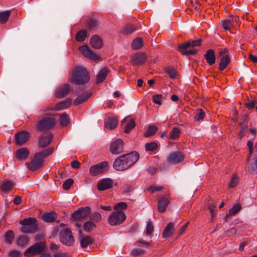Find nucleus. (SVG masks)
I'll list each match as a JSON object with an SVG mask.
<instances>
[{"label": "nucleus", "instance_id": "nucleus-1", "mask_svg": "<svg viewBox=\"0 0 257 257\" xmlns=\"http://www.w3.org/2000/svg\"><path fill=\"white\" fill-rule=\"evenodd\" d=\"M139 158L140 154L136 151L121 155L115 159L113 163V167L118 171L126 170L133 167Z\"/></svg>", "mask_w": 257, "mask_h": 257}, {"label": "nucleus", "instance_id": "nucleus-2", "mask_svg": "<svg viewBox=\"0 0 257 257\" xmlns=\"http://www.w3.org/2000/svg\"><path fill=\"white\" fill-rule=\"evenodd\" d=\"M53 151V148H48L35 153L33 159L29 163L27 162L26 165L32 171H35L42 168L44 166V159L51 155Z\"/></svg>", "mask_w": 257, "mask_h": 257}, {"label": "nucleus", "instance_id": "nucleus-3", "mask_svg": "<svg viewBox=\"0 0 257 257\" xmlns=\"http://www.w3.org/2000/svg\"><path fill=\"white\" fill-rule=\"evenodd\" d=\"M90 79L89 73L82 66L76 67L72 73L71 82L75 84L82 85L87 83Z\"/></svg>", "mask_w": 257, "mask_h": 257}, {"label": "nucleus", "instance_id": "nucleus-4", "mask_svg": "<svg viewBox=\"0 0 257 257\" xmlns=\"http://www.w3.org/2000/svg\"><path fill=\"white\" fill-rule=\"evenodd\" d=\"M20 224L22 225L20 228L21 232L25 233H35L39 227L37 219L34 217H28L21 220Z\"/></svg>", "mask_w": 257, "mask_h": 257}, {"label": "nucleus", "instance_id": "nucleus-5", "mask_svg": "<svg viewBox=\"0 0 257 257\" xmlns=\"http://www.w3.org/2000/svg\"><path fill=\"white\" fill-rule=\"evenodd\" d=\"M46 248V243L44 241H39L35 243L28 248L24 253L26 257H33L37 254H42Z\"/></svg>", "mask_w": 257, "mask_h": 257}, {"label": "nucleus", "instance_id": "nucleus-6", "mask_svg": "<svg viewBox=\"0 0 257 257\" xmlns=\"http://www.w3.org/2000/svg\"><path fill=\"white\" fill-rule=\"evenodd\" d=\"M55 124L56 120L53 117H46L35 124V129L38 132L48 131L54 127Z\"/></svg>", "mask_w": 257, "mask_h": 257}, {"label": "nucleus", "instance_id": "nucleus-7", "mask_svg": "<svg viewBox=\"0 0 257 257\" xmlns=\"http://www.w3.org/2000/svg\"><path fill=\"white\" fill-rule=\"evenodd\" d=\"M60 242L67 246H71L74 244L75 239L71 230L66 228L61 230L59 233Z\"/></svg>", "mask_w": 257, "mask_h": 257}, {"label": "nucleus", "instance_id": "nucleus-8", "mask_svg": "<svg viewBox=\"0 0 257 257\" xmlns=\"http://www.w3.org/2000/svg\"><path fill=\"white\" fill-rule=\"evenodd\" d=\"M126 218V215L123 211H115L110 214L108 222L111 225L116 226L122 224Z\"/></svg>", "mask_w": 257, "mask_h": 257}, {"label": "nucleus", "instance_id": "nucleus-9", "mask_svg": "<svg viewBox=\"0 0 257 257\" xmlns=\"http://www.w3.org/2000/svg\"><path fill=\"white\" fill-rule=\"evenodd\" d=\"M108 163L104 161L90 167L89 174L91 176H96L104 173L109 169Z\"/></svg>", "mask_w": 257, "mask_h": 257}, {"label": "nucleus", "instance_id": "nucleus-10", "mask_svg": "<svg viewBox=\"0 0 257 257\" xmlns=\"http://www.w3.org/2000/svg\"><path fill=\"white\" fill-rule=\"evenodd\" d=\"M53 135L51 132L42 134L38 138V147L39 148H45L52 142Z\"/></svg>", "mask_w": 257, "mask_h": 257}, {"label": "nucleus", "instance_id": "nucleus-11", "mask_svg": "<svg viewBox=\"0 0 257 257\" xmlns=\"http://www.w3.org/2000/svg\"><path fill=\"white\" fill-rule=\"evenodd\" d=\"M30 135L28 132L21 131L15 135V144L21 146L24 145L30 139Z\"/></svg>", "mask_w": 257, "mask_h": 257}, {"label": "nucleus", "instance_id": "nucleus-12", "mask_svg": "<svg viewBox=\"0 0 257 257\" xmlns=\"http://www.w3.org/2000/svg\"><path fill=\"white\" fill-rule=\"evenodd\" d=\"M90 207L88 206L80 207L73 213L72 217L75 220L85 218L90 214Z\"/></svg>", "mask_w": 257, "mask_h": 257}, {"label": "nucleus", "instance_id": "nucleus-13", "mask_svg": "<svg viewBox=\"0 0 257 257\" xmlns=\"http://www.w3.org/2000/svg\"><path fill=\"white\" fill-rule=\"evenodd\" d=\"M190 47V43L187 42L184 44L179 45L177 47V50L182 55L188 56L195 55L197 52V50L195 49L188 50Z\"/></svg>", "mask_w": 257, "mask_h": 257}, {"label": "nucleus", "instance_id": "nucleus-14", "mask_svg": "<svg viewBox=\"0 0 257 257\" xmlns=\"http://www.w3.org/2000/svg\"><path fill=\"white\" fill-rule=\"evenodd\" d=\"M124 143L120 139H117L113 142L110 146V152L112 154L117 155L122 152Z\"/></svg>", "mask_w": 257, "mask_h": 257}, {"label": "nucleus", "instance_id": "nucleus-15", "mask_svg": "<svg viewBox=\"0 0 257 257\" xmlns=\"http://www.w3.org/2000/svg\"><path fill=\"white\" fill-rule=\"evenodd\" d=\"M112 179L106 178L99 180L97 184V188L98 191H102L111 188L113 186Z\"/></svg>", "mask_w": 257, "mask_h": 257}, {"label": "nucleus", "instance_id": "nucleus-16", "mask_svg": "<svg viewBox=\"0 0 257 257\" xmlns=\"http://www.w3.org/2000/svg\"><path fill=\"white\" fill-rule=\"evenodd\" d=\"M72 103V100L70 98H67L64 101H62L60 103H58L55 105L54 108L52 106H49L46 108L45 109H43L41 111L43 112L49 110H59L69 107Z\"/></svg>", "mask_w": 257, "mask_h": 257}, {"label": "nucleus", "instance_id": "nucleus-17", "mask_svg": "<svg viewBox=\"0 0 257 257\" xmlns=\"http://www.w3.org/2000/svg\"><path fill=\"white\" fill-rule=\"evenodd\" d=\"M80 51L82 53L84 57L89 59L93 60H98L100 59V57L93 52L86 45H82L79 48Z\"/></svg>", "mask_w": 257, "mask_h": 257}, {"label": "nucleus", "instance_id": "nucleus-18", "mask_svg": "<svg viewBox=\"0 0 257 257\" xmlns=\"http://www.w3.org/2000/svg\"><path fill=\"white\" fill-rule=\"evenodd\" d=\"M185 158L184 154L180 151H175L171 153L167 158L168 162L173 164H178L182 162Z\"/></svg>", "mask_w": 257, "mask_h": 257}, {"label": "nucleus", "instance_id": "nucleus-19", "mask_svg": "<svg viewBox=\"0 0 257 257\" xmlns=\"http://www.w3.org/2000/svg\"><path fill=\"white\" fill-rule=\"evenodd\" d=\"M71 90V87L69 84H64L59 86L55 91L57 97L61 98L67 96Z\"/></svg>", "mask_w": 257, "mask_h": 257}, {"label": "nucleus", "instance_id": "nucleus-20", "mask_svg": "<svg viewBox=\"0 0 257 257\" xmlns=\"http://www.w3.org/2000/svg\"><path fill=\"white\" fill-rule=\"evenodd\" d=\"M147 55L145 53H137L132 58L134 65H142L146 60Z\"/></svg>", "mask_w": 257, "mask_h": 257}, {"label": "nucleus", "instance_id": "nucleus-21", "mask_svg": "<svg viewBox=\"0 0 257 257\" xmlns=\"http://www.w3.org/2000/svg\"><path fill=\"white\" fill-rule=\"evenodd\" d=\"M175 223L170 222L168 223L164 228L162 235L164 238H167L171 236L175 231Z\"/></svg>", "mask_w": 257, "mask_h": 257}, {"label": "nucleus", "instance_id": "nucleus-22", "mask_svg": "<svg viewBox=\"0 0 257 257\" xmlns=\"http://www.w3.org/2000/svg\"><path fill=\"white\" fill-rule=\"evenodd\" d=\"M29 151L26 148L19 149L16 152V158L20 161L25 160L29 156Z\"/></svg>", "mask_w": 257, "mask_h": 257}, {"label": "nucleus", "instance_id": "nucleus-23", "mask_svg": "<svg viewBox=\"0 0 257 257\" xmlns=\"http://www.w3.org/2000/svg\"><path fill=\"white\" fill-rule=\"evenodd\" d=\"M204 57L207 63L211 66L215 63V51L213 49L207 50L204 54Z\"/></svg>", "mask_w": 257, "mask_h": 257}, {"label": "nucleus", "instance_id": "nucleus-24", "mask_svg": "<svg viewBox=\"0 0 257 257\" xmlns=\"http://www.w3.org/2000/svg\"><path fill=\"white\" fill-rule=\"evenodd\" d=\"M15 183L11 180H4L0 185L1 190L5 193H9L13 188Z\"/></svg>", "mask_w": 257, "mask_h": 257}, {"label": "nucleus", "instance_id": "nucleus-25", "mask_svg": "<svg viewBox=\"0 0 257 257\" xmlns=\"http://www.w3.org/2000/svg\"><path fill=\"white\" fill-rule=\"evenodd\" d=\"M170 203V200L165 197H161L158 202V210L159 212H164Z\"/></svg>", "mask_w": 257, "mask_h": 257}, {"label": "nucleus", "instance_id": "nucleus-26", "mask_svg": "<svg viewBox=\"0 0 257 257\" xmlns=\"http://www.w3.org/2000/svg\"><path fill=\"white\" fill-rule=\"evenodd\" d=\"M90 44L94 49H100L102 46V41L98 35H95L91 38Z\"/></svg>", "mask_w": 257, "mask_h": 257}, {"label": "nucleus", "instance_id": "nucleus-27", "mask_svg": "<svg viewBox=\"0 0 257 257\" xmlns=\"http://www.w3.org/2000/svg\"><path fill=\"white\" fill-rule=\"evenodd\" d=\"M109 70L107 67H104L101 69L97 75L96 83L99 84L103 82L106 78Z\"/></svg>", "mask_w": 257, "mask_h": 257}, {"label": "nucleus", "instance_id": "nucleus-28", "mask_svg": "<svg viewBox=\"0 0 257 257\" xmlns=\"http://www.w3.org/2000/svg\"><path fill=\"white\" fill-rule=\"evenodd\" d=\"M100 22L98 20L96 19H88L85 24V26L88 29L90 30H96L99 26Z\"/></svg>", "mask_w": 257, "mask_h": 257}, {"label": "nucleus", "instance_id": "nucleus-29", "mask_svg": "<svg viewBox=\"0 0 257 257\" xmlns=\"http://www.w3.org/2000/svg\"><path fill=\"white\" fill-rule=\"evenodd\" d=\"M91 92H86L82 95L79 96L75 98L73 104L75 106L79 105L86 101L91 95Z\"/></svg>", "mask_w": 257, "mask_h": 257}, {"label": "nucleus", "instance_id": "nucleus-30", "mask_svg": "<svg viewBox=\"0 0 257 257\" xmlns=\"http://www.w3.org/2000/svg\"><path fill=\"white\" fill-rule=\"evenodd\" d=\"M230 62V57L228 55L225 54L220 59V63L219 64V69L220 71H223L226 69Z\"/></svg>", "mask_w": 257, "mask_h": 257}, {"label": "nucleus", "instance_id": "nucleus-31", "mask_svg": "<svg viewBox=\"0 0 257 257\" xmlns=\"http://www.w3.org/2000/svg\"><path fill=\"white\" fill-rule=\"evenodd\" d=\"M80 245L82 248H85L93 242V238L89 236L82 235L79 237Z\"/></svg>", "mask_w": 257, "mask_h": 257}, {"label": "nucleus", "instance_id": "nucleus-32", "mask_svg": "<svg viewBox=\"0 0 257 257\" xmlns=\"http://www.w3.org/2000/svg\"><path fill=\"white\" fill-rule=\"evenodd\" d=\"M57 218V214L55 212L44 213L42 215L43 219L46 222H53Z\"/></svg>", "mask_w": 257, "mask_h": 257}, {"label": "nucleus", "instance_id": "nucleus-33", "mask_svg": "<svg viewBox=\"0 0 257 257\" xmlns=\"http://www.w3.org/2000/svg\"><path fill=\"white\" fill-rule=\"evenodd\" d=\"M117 124V119L115 117H108L105 126L109 130L114 129Z\"/></svg>", "mask_w": 257, "mask_h": 257}, {"label": "nucleus", "instance_id": "nucleus-34", "mask_svg": "<svg viewBox=\"0 0 257 257\" xmlns=\"http://www.w3.org/2000/svg\"><path fill=\"white\" fill-rule=\"evenodd\" d=\"M15 238V233L12 230H8L4 234L5 241L8 244H11Z\"/></svg>", "mask_w": 257, "mask_h": 257}, {"label": "nucleus", "instance_id": "nucleus-35", "mask_svg": "<svg viewBox=\"0 0 257 257\" xmlns=\"http://www.w3.org/2000/svg\"><path fill=\"white\" fill-rule=\"evenodd\" d=\"M158 130V127L155 125H149L147 131L144 133V136L146 138L154 136Z\"/></svg>", "mask_w": 257, "mask_h": 257}, {"label": "nucleus", "instance_id": "nucleus-36", "mask_svg": "<svg viewBox=\"0 0 257 257\" xmlns=\"http://www.w3.org/2000/svg\"><path fill=\"white\" fill-rule=\"evenodd\" d=\"M145 148L146 152H154L158 149V145L157 142H152L146 143Z\"/></svg>", "mask_w": 257, "mask_h": 257}, {"label": "nucleus", "instance_id": "nucleus-37", "mask_svg": "<svg viewBox=\"0 0 257 257\" xmlns=\"http://www.w3.org/2000/svg\"><path fill=\"white\" fill-rule=\"evenodd\" d=\"M87 37V31L86 30H81L77 33L75 36V40L79 42H83Z\"/></svg>", "mask_w": 257, "mask_h": 257}, {"label": "nucleus", "instance_id": "nucleus-38", "mask_svg": "<svg viewBox=\"0 0 257 257\" xmlns=\"http://www.w3.org/2000/svg\"><path fill=\"white\" fill-rule=\"evenodd\" d=\"M132 47L134 50H137L141 48L143 45V41L141 38L135 39L132 43Z\"/></svg>", "mask_w": 257, "mask_h": 257}, {"label": "nucleus", "instance_id": "nucleus-39", "mask_svg": "<svg viewBox=\"0 0 257 257\" xmlns=\"http://www.w3.org/2000/svg\"><path fill=\"white\" fill-rule=\"evenodd\" d=\"M205 113L202 109H197L195 112L194 119L195 121H198L203 120L205 117Z\"/></svg>", "mask_w": 257, "mask_h": 257}, {"label": "nucleus", "instance_id": "nucleus-40", "mask_svg": "<svg viewBox=\"0 0 257 257\" xmlns=\"http://www.w3.org/2000/svg\"><path fill=\"white\" fill-rule=\"evenodd\" d=\"M181 131L179 128L174 127L170 133L169 138L171 140H175L179 138Z\"/></svg>", "mask_w": 257, "mask_h": 257}, {"label": "nucleus", "instance_id": "nucleus-41", "mask_svg": "<svg viewBox=\"0 0 257 257\" xmlns=\"http://www.w3.org/2000/svg\"><path fill=\"white\" fill-rule=\"evenodd\" d=\"M136 126V123L134 119H130L124 126V132L129 133Z\"/></svg>", "mask_w": 257, "mask_h": 257}, {"label": "nucleus", "instance_id": "nucleus-42", "mask_svg": "<svg viewBox=\"0 0 257 257\" xmlns=\"http://www.w3.org/2000/svg\"><path fill=\"white\" fill-rule=\"evenodd\" d=\"M60 124L63 126H67L70 122L69 117L66 113L62 114L60 117Z\"/></svg>", "mask_w": 257, "mask_h": 257}, {"label": "nucleus", "instance_id": "nucleus-43", "mask_svg": "<svg viewBox=\"0 0 257 257\" xmlns=\"http://www.w3.org/2000/svg\"><path fill=\"white\" fill-rule=\"evenodd\" d=\"M136 30L135 27L131 24H127L122 30V33L125 34H131Z\"/></svg>", "mask_w": 257, "mask_h": 257}, {"label": "nucleus", "instance_id": "nucleus-44", "mask_svg": "<svg viewBox=\"0 0 257 257\" xmlns=\"http://www.w3.org/2000/svg\"><path fill=\"white\" fill-rule=\"evenodd\" d=\"M11 12L6 11L0 13V23L5 24L7 22L10 16Z\"/></svg>", "mask_w": 257, "mask_h": 257}, {"label": "nucleus", "instance_id": "nucleus-45", "mask_svg": "<svg viewBox=\"0 0 257 257\" xmlns=\"http://www.w3.org/2000/svg\"><path fill=\"white\" fill-rule=\"evenodd\" d=\"M96 225L91 221H87L84 224L83 228L86 232H90L96 227Z\"/></svg>", "mask_w": 257, "mask_h": 257}, {"label": "nucleus", "instance_id": "nucleus-46", "mask_svg": "<svg viewBox=\"0 0 257 257\" xmlns=\"http://www.w3.org/2000/svg\"><path fill=\"white\" fill-rule=\"evenodd\" d=\"M90 219L95 222H99L102 220L101 215L97 212H93L89 216Z\"/></svg>", "mask_w": 257, "mask_h": 257}, {"label": "nucleus", "instance_id": "nucleus-47", "mask_svg": "<svg viewBox=\"0 0 257 257\" xmlns=\"http://www.w3.org/2000/svg\"><path fill=\"white\" fill-rule=\"evenodd\" d=\"M29 241V238L28 237L22 235L18 238L17 243L19 246H25Z\"/></svg>", "mask_w": 257, "mask_h": 257}, {"label": "nucleus", "instance_id": "nucleus-48", "mask_svg": "<svg viewBox=\"0 0 257 257\" xmlns=\"http://www.w3.org/2000/svg\"><path fill=\"white\" fill-rule=\"evenodd\" d=\"M165 72L171 79H174L176 77L177 72L174 68L169 67L165 70Z\"/></svg>", "mask_w": 257, "mask_h": 257}, {"label": "nucleus", "instance_id": "nucleus-49", "mask_svg": "<svg viewBox=\"0 0 257 257\" xmlns=\"http://www.w3.org/2000/svg\"><path fill=\"white\" fill-rule=\"evenodd\" d=\"M127 208V204L123 202L116 203L113 207L115 211H121Z\"/></svg>", "mask_w": 257, "mask_h": 257}, {"label": "nucleus", "instance_id": "nucleus-50", "mask_svg": "<svg viewBox=\"0 0 257 257\" xmlns=\"http://www.w3.org/2000/svg\"><path fill=\"white\" fill-rule=\"evenodd\" d=\"M164 98L162 94H155L153 95L152 100L155 104L161 105L162 104V100Z\"/></svg>", "mask_w": 257, "mask_h": 257}, {"label": "nucleus", "instance_id": "nucleus-51", "mask_svg": "<svg viewBox=\"0 0 257 257\" xmlns=\"http://www.w3.org/2000/svg\"><path fill=\"white\" fill-rule=\"evenodd\" d=\"M73 182L74 181L72 179L69 178L67 179L63 184V188L66 190H69Z\"/></svg>", "mask_w": 257, "mask_h": 257}, {"label": "nucleus", "instance_id": "nucleus-52", "mask_svg": "<svg viewBox=\"0 0 257 257\" xmlns=\"http://www.w3.org/2000/svg\"><path fill=\"white\" fill-rule=\"evenodd\" d=\"M241 208V206L239 204H236L235 205H234L232 208H231L229 210V214L230 215H233L236 213H237V211H238Z\"/></svg>", "mask_w": 257, "mask_h": 257}, {"label": "nucleus", "instance_id": "nucleus-53", "mask_svg": "<svg viewBox=\"0 0 257 257\" xmlns=\"http://www.w3.org/2000/svg\"><path fill=\"white\" fill-rule=\"evenodd\" d=\"M238 182V179L236 175L233 174L232 176L230 182L229 184V187L233 188L236 186Z\"/></svg>", "mask_w": 257, "mask_h": 257}, {"label": "nucleus", "instance_id": "nucleus-54", "mask_svg": "<svg viewBox=\"0 0 257 257\" xmlns=\"http://www.w3.org/2000/svg\"><path fill=\"white\" fill-rule=\"evenodd\" d=\"M233 26L237 25L239 23V19L236 16H230L227 18Z\"/></svg>", "mask_w": 257, "mask_h": 257}, {"label": "nucleus", "instance_id": "nucleus-55", "mask_svg": "<svg viewBox=\"0 0 257 257\" xmlns=\"http://www.w3.org/2000/svg\"><path fill=\"white\" fill-rule=\"evenodd\" d=\"M257 168V159L253 158L252 162L250 163L248 168V170L250 172H253Z\"/></svg>", "mask_w": 257, "mask_h": 257}, {"label": "nucleus", "instance_id": "nucleus-56", "mask_svg": "<svg viewBox=\"0 0 257 257\" xmlns=\"http://www.w3.org/2000/svg\"><path fill=\"white\" fill-rule=\"evenodd\" d=\"M222 26L225 30H229L231 27H233L228 18L222 21Z\"/></svg>", "mask_w": 257, "mask_h": 257}, {"label": "nucleus", "instance_id": "nucleus-57", "mask_svg": "<svg viewBox=\"0 0 257 257\" xmlns=\"http://www.w3.org/2000/svg\"><path fill=\"white\" fill-rule=\"evenodd\" d=\"M154 231V226L151 221H149L147 224L146 234L150 235Z\"/></svg>", "mask_w": 257, "mask_h": 257}, {"label": "nucleus", "instance_id": "nucleus-58", "mask_svg": "<svg viewBox=\"0 0 257 257\" xmlns=\"http://www.w3.org/2000/svg\"><path fill=\"white\" fill-rule=\"evenodd\" d=\"M188 42L190 44V47H194L196 46H200L201 44L202 40L198 39L197 40H189Z\"/></svg>", "mask_w": 257, "mask_h": 257}, {"label": "nucleus", "instance_id": "nucleus-59", "mask_svg": "<svg viewBox=\"0 0 257 257\" xmlns=\"http://www.w3.org/2000/svg\"><path fill=\"white\" fill-rule=\"evenodd\" d=\"M145 251L141 248H135L132 251V254L134 255L137 256L139 255L144 254Z\"/></svg>", "mask_w": 257, "mask_h": 257}, {"label": "nucleus", "instance_id": "nucleus-60", "mask_svg": "<svg viewBox=\"0 0 257 257\" xmlns=\"http://www.w3.org/2000/svg\"><path fill=\"white\" fill-rule=\"evenodd\" d=\"M9 255L10 257H19L21 255V253L19 250H14L9 252Z\"/></svg>", "mask_w": 257, "mask_h": 257}, {"label": "nucleus", "instance_id": "nucleus-61", "mask_svg": "<svg viewBox=\"0 0 257 257\" xmlns=\"http://www.w3.org/2000/svg\"><path fill=\"white\" fill-rule=\"evenodd\" d=\"M216 208V205L214 203H210L208 205V208L210 210V212L211 214L212 217H214L215 214V209Z\"/></svg>", "mask_w": 257, "mask_h": 257}, {"label": "nucleus", "instance_id": "nucleus-62", "mask_svg": "<svg viewBox=\"0 0 257 257\" xmlns=\"http://www.w3.org/2000/svg\"><path fill=\"white\" fill-rule=\"evenodd\" d=\"M256 103V101L253 100L250 102L245 103V107L249 109H251L254 107Z\"/></svg>", "mask_w": 257, "mask_h": 257}, {"label": "nucleus", "instance_id": "nucleus-63", "mask_svg": "<svg viewBox=\"0 0 257 257\" xmlns=\"http://www.w3.org/2000/svg\"><path fill=\"white\" fill-rule=\"evenodd\" d=\"M163 189L162 186H151L149 188V190L152 193H154L156 191H159Z\"/></svg>", "mask_w": 257, "mask_h": 257}, {"label": "nucleus", "instance_id": "nucleus-64", "mask_svg": "<svg viewBox=\"0 0 257 257\" xmlns=\"http://www.w3.org/2000/svg\"><path fill=\"white\" fill-rule=\"evenodd\" d=\"M189 223V222H188L181 227V228H180V229L179 231V233H178L179 236H181L183 234V233L186 229Z\"/></svg>", "mask_w": 257, "mask_h": 257}]
</instances>
